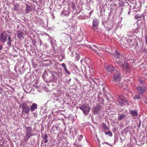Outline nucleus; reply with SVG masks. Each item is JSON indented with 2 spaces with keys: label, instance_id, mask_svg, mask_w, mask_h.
I'll list each match as a JSON object with an SVG mask.
<instances>
[{
  "label": "nucleus",
  "instance_id": "1",
  "mask_svg": "<svg viewBox=\"0 0 147 147\" xmlns=\"http://www.w3.org/2000/svg\"><path fill=\"white\" fill-rule=\"evenodd\" d=\"M80 108L83 111L84 114L85 115H87L90 110L88 105L86 104H83L81 107H80Z\"/></svg>",
  "mask_w": 147,
  "mask_h": 147
},
{
  "label": "nucleus",
  "instance_id": "2",
  "mask_svg": "<svg viewBox=\"0 0 147 147\" xmlns=\"http://www.w3.org/2000/svg\"><path fill=\"white\" fill-rule=\"evenodd\" d=\"M127 101L126 98L123 97L122 95H119L117 100V102L120 106H122L123 104H125L127 102Z\"/></svg>",
  "mask_w": 147,
  "mask_h": 147
},
{
  "label": "nucleus",
  "instance_id": "3",
  "mask_svg": "<svg viewBox=\"0 0 147 147\" xmlns=\"http://www.w3.org/2000/svg\"><path fill=\"white\" fill-rule=\"evenodd\" d=\"M121 68L125 72H128L130 71L129 65L126 61H125L122 64L121 66Z\"/></svg>",
  "mask_w": 147,
  "mask_h": 147
},
{
  "label": "nucleus",
  "instance_id": "4",
  "mask_svg": "<svg viewBox=\"0 0 147 147\" xmlns=\"http://www.w3.org/2000/svg\"><path fill=\"white\" fill-rule=\"evenodd\" d=\"M22 112L26 113L28 114L30 111L29 107L25 103H23L22 104Z\"/></svg>",
  "mask_w": 147,
  "mask_h": 147
},
{
  "label": "nucleus",
  "instance_id": "5",
  "mask_svg": "<svg viewBox=\"0 0 147 147\" xmlns=\"http://www.w3.org/2000/svg\"><path fill=\"white\" fill-rule=\"evenodd\" d=\"M113 75V81L115 82L117 81H119L120 79V76L119 73L117 71H116L115 73H114Z\"/></svg>",
  "mask_w": 147,
  "mask_h": 147
},
{
  "label": "nucleus",
  "instance_id": "6",
  "mask_svg": "<svg viewBox=\"0 0 147 147\" xmlns=\"http://www.w3.org/2000/svg\"><path fill=\"white\" fill-rule=\"evenodd\" d=\"M10 35L8 34L3 33L1 35L0 37V40L3 42H4L7 41V38H9Z\"/></svg>",
  "mask_w": 147,
  "mask_h": 147
},
{
  "label": "nucleus",
  "instance_id": "7",
  "mask_svg": "<svg viewBox=\"0 0 147 147\" xmlns=\"http://www.w3.org/2000/svg\"><path fill=\"white\" fill-rule=\"evenodd\" d=\"M105 68L108 72H113L114 73H115L116 71L115 70V67L112 65H108L105 67Z\"/></svg>",
  "mask_w": 147,
  "mask_h": 147
},
{
  "label": "nucleus",
  "instance_id": "8",
  "mask_svg": "<svg viewBox=\"0 0 147 147\" xmlns=\"http://www.w3.org/2000/svg\"><path fill=\"white\" fill-rule=\"evenodd\" d=\"M101 107V105L98 104L97 105L96 107L93 109L92 111L93 113L96 114L98 113L99 111L100 110Z\"/></svg>",
  "mask_w": 147,
  "mask_h": 147
},
{
  "label": "nucleus",
  "instance_id": "9",
  "mask_svg": "<svg viewBox=\"0 0 147 147\" xmlns=\"http://www.w3.org/2000/svg\"><path fill=\"white\" fill-rule=\"evenodd\" d=\"M137 89L140 94H142L145 92V88L144 87L139 86L137 87Z\"/></svg>",
  "mask_w": 147,
  "mask_h": 147
},
{
  "label": "nucleus",
  "instance_id": "10",
  "mask_svg": "<svg viewBox=\"0 0 147 147\" xmlns=\"http://www.w3.org/2000/svg\"><path fill=\"white\" fill-rule=\"evenodd\" d=\"M17 33L18 37L20 39H21L22 38H24L23 32L19 30L17 31Z\"/></svg>",
  "mask_w": 147,
  "mask_h": 147
},
{
  "label": "nucleus",
  "instance_id": "11",
  "mask_svg": "<svg viewBox=\"0 0 147 147\" xmlns=\"http://www.w3.org/2000/svg\"><path fill=\"white\" fill-rule=\"evenodd\" d=\"M37 109V105L35 103H33L30 107V111L31 112L34 111Z\"/></svg>",
  "mask_w": 147,
  "mask_h": 147
},
{
  "label": "nucleus",
  "instance_id": "12",
  "mask_svg": "<svg viewBox=\"0 0 147 147\" xmlns=\"http://www.w3.org/2000/svg\"><path fill=\"white\" fill-rule=\"evenodd\" d=\"M115 53L114 54V57L113 58L114 59H115L116 58L117 59L120 58L121 57H122V56L119 54V52L116 51V50H115Z\"/></svg>",
  "mask_w": 147,
  "mask_h": 147
},
{
  "label": "nucleus",
  "instance_id": "13",
  "mask_svg": "<svg viewBox=\"0 0 147 147\" xmlns=\"http://www.w3.org/2000/svg\"><path fill=\"white\" fill-rule=\"evenodd\" d=\"M99 23V20L98 19H94L93 21V28L97 26L98 25Z\"/></svg>",
  "mask_w": 147,
  "mask_h": 147
},
{
  "label": "nucleus",
  "instance_id": "14",
  "mask_svg": "<svg viewBox=\"0 0 147 147\" xmlns=\"http://www.w3.org/2000/svg\"><path fill=\"white\" fill-rule=\"evenodd\" d=\"M131 127L129 126L126 127L124 130V133L127 134L128 133H130L131 131Z\"/></svg>",
  "mask_w": 147,
  "mask_h": 147
},
{
  "label": "nucleus",
  "instance_id": "15",
  "mask_svg": "<svg viewBox=\"0 0 147 147\" xmlns=\"http://www.w3.org/2000/svg\"><path fill=\"white\" fill-rule=\"evenodd\" d=\"M118 115H119L118 117V119L119 121H120L124 119L126 117V115H124L123 113H122L121 114H118Z\"/></svg>",
  "mask_w": 147,
  "mask_h": 147
},
{
  "label": "nucleus",
  "instance_id": "16",
  "mask_svg": "<svg viewBox=\"0 0 147 147\" xmlns=\"http://www.w3.org/2000/svg\"><path fill=\"white\" fill-rule=\"evenodd\" d=\"M26 134H32V129L31 127H26Z\"/></svg>",
  "mask_w": 147,
  "mask_h": 147
},
{
  "label": "nucleus",
  "instance_id": "17",
  "mask_svg": "<svg viewBox=\"0 0 147 147\" xmlns=\"http://www.w3.org/2000/svg\"><path fill=\"white\" fill-rule=\"evenodd\" d=\"M19 10V5L16 3L13 5V10L15 11H18Z\"/></svg>",
  "mask_w": 147,
  "mask_h": 147
},
{
  "label": "nucleus",
  "instance_id": "18",
  "mask_svg": "<svg viewBox=\"0 0 147 147\" xmlns=\"http://www.w3.org/2000/svg\"><path fill=\"white\" fill-rule=\"evenodd\" d=\"M127 43L130 47H133L134 45V41L131 40H127Z\"/></svg>",
  "mask_w": 147,
  "mask_h": 147
},
{
  "label": "nucleus",
  "instance_id": "19",
  "mask_svg": "<svg viewBox=\"0 0 147 147\" xmlns=\"http://www.w3.org/2000/svg\"><path fill=\"white\" fill-rule=\"evenodd\" d=\"M130 113L133 116H138V113L135 110H131Z\"/></svg>",
  "mask_w": 147,
  "mask_h": 147
},
{
  "label": "nucleus",
  "instance_id": "20",
  "mask_svg": "<svg viewBox=\"0 0 147 147\" xmlns=\"http://www.w3.org/2000/svg\"><path fill=\"white\" fill-rule=\"evenodd\" d=\"M31 10L30 6L29 5H27L25 11L26 13H28Z\"/></svg>",
  "mask_w": 147,
  "mask_h": 147
},
{
  "label": "nucleus",
  "instance_id": "21",
  "mask_svg": "<svg viewBox=\"0 0 147 147\" xmlns=\"http://www.w3.org/2000/svg\"><path fill=\"white\" fill-rule=\"evenodd\" d=\"M57 73H55L52 75L51 77L52 79V80L53 81H54L55 80H56L57 79Z\"/></svg>",
  "mask_w": 147,
  "mask_h": 147
},
{
  "label": "nucleus",
  "instance_id": "22",
  "mask_svg": "<svg viewBox=\"0 0 147 147\" xmlns=\"http://www.w3.org/2000/svg\"><path fill=\"white\" fill-rule=\"evenodd\" d=\"M32 135L30 134H26V135L25 137V141H27L32 136Z\"/></svg>",
  "mask_w": 147,
  "mask_h": 147
},
{
  "label": "nucleus",
  "instance_id": "23",
  "mask_svg": "<svg viewBox=\"0 0 147 147\" xmlns=\"http://www.w3.org/2000/svg\"><path fill=\"white\" fill-rule=\"evenodd\" d=\"M105 133L106 135H109V136L110 137L112 136V133L109 130H108L107 131H105Z\"/></svg>",
  "mask_w": 147,
  "mask_h": 147
},
{
  "label": "nucleus",
  "instance_id": "24",
  "mask_svg": "<svg viewBox=\"0 0 147 147\" xmlns=\"http://www.w3.org/2000/svg\"><path fill=\"white\" fill-rule=\"evenodd\" d=\"M62 13L64 16H67L69 14V12L66 11L65 10H63L62 11Z\"/></svg>",
  "mask_w": 147,
  "mask_h": 147
},
{
  "label": "nucleus",
  "instance_id": "25",
  "mask_svg": "<svg viewBox=\"0 0 147 147\" xmlns=\"http://www.w3.org/2000/svg\"><path fill=\"white\" fill-rule=\"evenodd\" d=\"M102 127L105 130V131L108 130V127L107 126L105 123H103L102 124Z\"/></svg>",
  "mask_w": 147,
  "mask_h": 147
},
{
  "label": "nucleus",
  "instance_id": "26",
  "mask_svg": "<svg viewBox=\"0 0 147 147\" xmlns=\"http://www.w3.org/2000/svg\"><path fill=\"white\" fill-rule=\"evenodd\" d=\"M11 38H10V36H9V38H8V41L7 42V45L9 46H10L11 45Z\"/></svg>",
  "mask_w": 147,
  "mask_h": 147
},
{
  "label": "nucleus",
  "instance_id": "27",
  "mask_svg": "<svg viewBox=\"0 0 147 147\" xmlns=\"http://www.w3.org/2000/svg\"><path fill=\"white\" fill-rule=\"evenodd\" d=\"M90 49L91 50H93L96 53H97V54H98L101 56V55H99V53H98V52H97V51L95 49H94V48L93 47H90Z\"/></svg>",
  "mask_w": 147,
  "mask_h": 147
},
{
  "label": "nucleus",
  "instance_id": "28",
  "mask_svg": "<svg viewBox=\"0 0 147 147\" xmlns=\"http://www.w3.org/2000/svg\"><path fill=\"white\" fill-rule=\"evenodd\" d=\"M140 95H136L135 97H134L133 98L134 99H140Z\"/></svg>",
  "mask_w": 147,
  "mask_h": 147
},
{
  "label": "nucleus",
  "instance_id": "29",
  "mask_svg": "<svg viewBox=\"0 0 147 147\" xmlns=\"http://www.w3.org/2000/svg\"><path fill=\"white\" fill-rule=\"evenodd\" d=\"M106 143L105 142H102V145L101 146H100V144H99V146L100 147H107L106 146V145L105 144Z\"/></svg>",
  "mask_w": 147,
  "mask_h": 147
},
{
  "label": "nucleus",
  "instance_id": "30",
  "mask_svg": "<svg viewBox=\"0 0 147 147\" xmlns=\"http://www.w3.org/2000/svg\"><path fill=\"white\" fill-rule=\"evenodd\" d=\"M141 18V16L139 15H137L135 16V18L136 19H138Z\"/></svg>",
  "mask_w": 147,
  "mask_h": 147
},
{
  "label": "nucleus",
  "instance_id": "31",
  "mask_svg": "<svg viewBox=\"0 0 147 147\" xmlns=\"http://www.w3.org/2000/svg\"><path fill=\"white\" fill-rule=\"evenodd\" d=\"M98 99L99 100V102H102L103 101V99H102L101 97L100 96L98 97Z\"/></svg>",
  "mask_w": 147,
  "mask_h": 147
},
{
  "label": "nucleus",
  "instance_id": "32",
  "mask_svg": "<svg viewBox=\"0 0 147 147\" xmlns=\"http://www.w3.org/2000/svg\"><path fill=\"white\" fill-rule=\"evenodd\" d=\"M83 137V136L82 135H80V136L78 138V140L79 141H81V140L82 139Z\"/></svg>",
  "mask_w": 147,
  "mask_h": 147
},
{
  "label": "nucleus",
  "instance_id": "33",
  "mask_svg": "<svg viewBox=\"0 0 147 147\" xmlns=\"http://www.w3.org/2000/svg\"><path fill=\"white\" fill-rule=\"evenodd\" d=\"M144 38L145 39V43L147 44V35H145L144 36Z\"/></svg>",
  "mask_w": 147,
  "mask_h": 147
},
{
  "label": "nucleus",
  "instance_id": "34",
  "mask_svg": "<svg viewBox=\"0 0 147 147\" xmlns=\"http://www.w3.org/2000/svg\"><path fill=\"white\" fill-rule=\"evenodd\" d=\"M42 138L44 139H47L48 137L47 134H45V135L42 136Z\"/></svg>",
  "mask_w": 147,
  "mask_h": 147
},
{
  "label": "nucleus",
  "instance_id": "35",
  "mask_svg": "<svg viewBox=\"0 0 147 147\" xmlns=\"http://www.w3.org/2000/svg\"><path fill=\"white\" fill-rule=\"evenodd\" d=\"M93 47L96 48H97L98 50H100V49H102L100 48H99L98 47H97L96 46L93 45Z\"/></svg>",
  "mask_w": 147,
  "mask_h": 147
},
{
  "label": "nucleus",
  "instance_id": "36",
  "mask_svg": "<svg viewBox=\"0 0 147 147\" xmlns=\"http://www.w3.org/2000/svg\"><path fill=\"white\" fill-rule=\"evenodd\" d=\"M117 85H119V86L120 85H121V83H122L121 82H120L119 81H117ZM120 86L121 87H122V85L121 86L120 85Z\"/></svg>",
  "mask_w": 147,
  "mask_h": 147
},
{
  "label": "nucleus",
  "instance_id": "37",
  "mask_svg": "<svg viewBox=\"0 0 147 147\" xmlns=\"http://www.w3.org/2000/svg\"><path fill=\"white\" fill-rule=\"evenodd\" d=\"M65 72L66 73H67V74H68L69 75L70 74V71H69L68 70H67V69H66L65 70Z\"/></svg>",
  "mask_w": 147,
  "mask_h": 147
},
{
  "label": "nucleus",
  "instance_id": "38",
  "mask_svg": "<svg viewBox=\"0 0 147 147\" xmlns=\"http://www.w3.org/2000/svg\"><path fill=\"white\" fill-rule=\"evenodd\" d=\"M127 14H129L130 13V12H131L130 9V8H128L127 9Z\"/></svg>",
  "mask_w": 147,
  "mask_h": 147
},
{
  "label": "nucleus",
  "instance_id": "39",
  "mask_svg": "<svg viewBox=\"0 0 147 147\" xmlns=\"http://www.w3.org/2000/svg\"><path fill=\"white\" fill-rule=\"evenodd\" d=\"M61 65L62 66V67H63L66 66L65 64L64 63H62L61 64Z\"/></svg>",
  "mask_w": 147,
  "mask_h": 147
},
{
  "label": "nucleus",
  "instance_id": "40",
  "mask_svg": "<svg viewBox=\"0 0 147 147\" xmlns=\"http://www.w3.org/2000/svg\"><path fill=\"white\" fill-rule=\"evenodd\" d=\"M44 142L45 143H47V142H48L47 139H45V140H44Z\"/></svg>",
  "mask_w": 147,
  "mask_h": 147
},
{
  "label": "nucleus",
  "instance_id": "41",
  "mask_svg": "<svg viewBox=\"0 0 147 147\" xmlns=\"http://www.w3.org/2000/svg\"><path fill=\"white\" fill-rule=\"evenodd\" d=\"M103 92H104V93H105V94H107L106 93V92H107L106 91L105 92V88H103Z\"/></svg>",
  "mask_w": 147,
  "mask_h": 147
},
{
  "label": "nucleus",
  "instance_id": "42",
  "mask_svg": "<svg viewBox=\"0 0 147 147\" xmlns=\"http://www.w3.org/2000/svg\"><path fill=\"white\" fill-rule=\"evenodd\" d=\"M115 60L117 62V63H120L121 62V61H119V60H118V61H117V60H116V59H115Z\"/></svg>",
  "mask_w": 147,
  "mask_h": 147
},
{
  "label": "nucleus",
  "instance_id": "43",
  "mask_svg": "<svg viewBox=\"0 0 147 147\" xmlns=\"http://www.w3.org/2000/svg\"><path fill=\"white\" fill-rule=\"evenodd\" d=\"M2 46L1 45H0V51L2 50Z\"/></svg>",
  "mask_w": 147,
  "mask_h": 147
},
{
  "label": "nucleus",
  "instance_id": "44",
  "mask_svg": "<svg viewBox=\"0 0 147 147\" xmlns=\"http://www.w3.org/2000/svg\"><path fill=\"white\" fill-rule=\"evenodd\" d=\"M63 68H64V69L65 70L67 69L66 66L65 67H63Z\"/></svg>",
  "mask_w": 147,
  "mask_h": 147
},
{
  "label": "nucleus",
  "instance_id": "45",
  "mask_svg": "<svg viewBox=\"0 0 147 147\" xmlns=\"http://www.w3.org/2000/svg\"><path fill=\"white\" fill-rule=\"evenodd\" d=\"M0 145H1L2 146H3V144H1V143H0Z\"/></svg>",
  "mask_w": 147,
  "mask_h": 147
},
{
  "label": "nucleus",
  "instance_id": "46",
  "mask_svg": "<svg viewBox=\"0 0 147 147\" xmlns=\"http://www.w3.org/2000/svg\"><path fill=\"white\" fill-rule=\"evenodd\" d=\"M107 100H109V98H107Z\"/></svg>",
  "mask_w": 147,
  "mask_h": 147
},
{
  "label": "nucleus",
  "instance_id": "47",
  "mask_svg": "<svg viewBox=\"0 0 147 147\" xmlns=\"http://www.w3.org/2000/svg\"><path fill=\"white\" fill-rule=\"evenodd\" d=\"M104 97H105L106 96L107 97V95H104Z\"/></svg>",
  "mask_w": 147,
  "mask_h": 147
},
{
  "label": "nucleus",
  "instance_id": "48",
  "mask_svg": "<svg viewBox=\"0 0 147 147\" xmlns=\"http://www.w3.org/2000/svg\"><path fill=\"white\" fill-rule=\"evenodd\" d=\"M102 48L103 49H104L103 47H102Z\"/></svg>",
  "mask_w": 147,
  "mask_h": 147
}]
</instances>
